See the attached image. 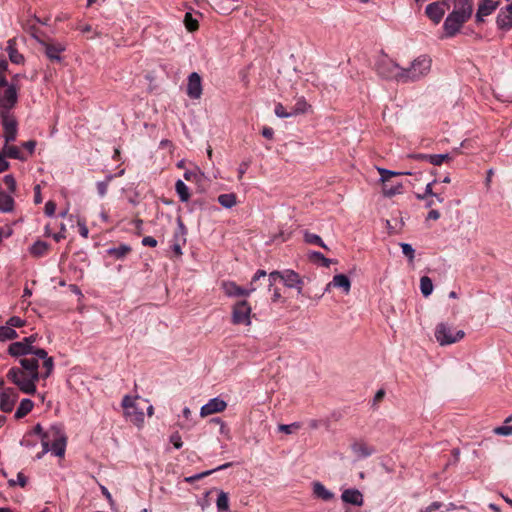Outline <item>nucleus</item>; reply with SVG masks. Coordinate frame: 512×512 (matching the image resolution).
Wrapping results in <instances>:
<instances>
[{"instance_id":"nucleus-1","label":"nucleus","mask_w":512,"mask_h":512,"mask_svg":"<svg viewBox=\"0 0 512 512\" xmlns=\"http://www.w3.org/2000/svg\"><path fill=\"white\" fill-rule=\"evenodd\" d=\"M21 86L8 85L7 78L0 79V118L6 142H13L17 136L18 123L13 109L18 103Z\"/></svg>"},{"instance_id":"nucleus-2","label":"nucleus","mask_w":512,"mask_h":512,"mask_svg":"<svg viewBox=\"0 0 512 512\" xmlns=\"http://www.w3.org/2000/svg\"><path fill=\"white\" fill-rule=\"evenodd\" d=\"M390 65L396 70V73H383L388 77H395L397 81L407 83L417 81L427 75L431 68V59L427 56H420L407 69L401 68L395 63H390Z\"/></svg>"},{"instance_id":"nucleus-3","label":"nucleus","mask_w":512,"mask_h":512,"mask_svg":"<svg viewBox=\"0 0 512 512\" xmlns=\"http://www.w3.org/2000/svg\"><path fill=\"white\" fill-rule=\"evenodd\" d=\"M472 12V0H459L455 3L454 10L447 16L443 24L446 36H455L462 26L470 19Z\"/></svg>"},{"instance_id":"nucleus-4","label":"nucleus","mask_w":512,"mask_h":512,"mask_svg":"<svg viewBox=\"0 0 512 512\" xmlns=\"http://www.w3.org/2000/svg\"><path fill=\"white\" fill-rule=\"evenodd\" d=\"M6 377L11 383L16 385L21 392L28 395L36 394V383L39 380L30 378L26 370L19 367H11L8 370Z\"/></svg>"},{"instance_id":"nucleus-5","label":"nucleus","mask_w":512,"mask_h":512,"mask_svg":"<svg viewBox=\"0 0 512 512\" xmlns=\"http://www.w3.org/2000/svg\"><path fill=\"white\" fill-rule=\"evenodd\" d=\"M266 276V271L258 270L252 277V280L248 288H242L241 286L237 285L234 281H223L221 283V289L223 290L224 294L228 297H247L252 292L256 291V283L261 278H266Z\"/></svg>"},{"instance_id":"nucleus-6","label":"nucleus","mask_w":512,"mask_h":512,"mask_svg":"<svg viewBox=\"0 0 512 512\" xmlns=\"http://www.w3.org/2000/svg\"><path fill=\"white\" fill-rule=\"evenodd\" d=\"M378 172L382 181V192L387 197H392L401 193L402 184L400 182L393 183L391 179L398 175H411L410 172H394L384 168H378Z\"/></svg>"},{"instance_id":"nucleus-7","label":"nucleus","mask_w":512,"mask_h":512,"mask_svg":"<svg viewBox=\"0 0 512 512\" xmlns=\"http://www.w3.org/2000/svg\"><path fill=\"white\" fill-rule=\"evenodd\" d=\"M48 436H51V451L58 457L65 454L67 438L59 425H53L48 430Z\"/></svg>"},{"instance_id":"nucleus-8","label":"nucleus","mask_w":512,"mask_h":512,"mask_svg":"<svg viewBox=\"0 0 512 512\" xmlns=\"http://www.w3.org/2000/svg\"><path fill=\"white\" fill-rule=\"evenodd\" d=\"M252 308L246 300L238 301L232 308V323L235 325H250Z\"/></svg>"},{"instance_id":"nucleus-9","label":"nucleus","mask_w":512,"mask_h":512,"mask_svg":"<svg viewBox=\"0 0 512 512\" xmlns=\"http://www.w3.org/2000/svg\"><path fill=\"white\" fill-rule=\"evenodd\" d=\"M32 35L44 47L46 56L52 62H60L62 60L61 53L66 49L63 44L59 42L41 40L38 35V29H34Z\"/></svg>"},{"instance_id":"nucleus-10","label":"nucleus","mask_w":512,"mask_h":512,"mask_svg":"<svg viewBox=\"0 0 512 512\" xmlns=\"http://www.w3.org/2000/svg\"><path fill=\"white\" fill-rule=\"evenodd\" d=\"M464 335L462 330L456 331L454 335L452 329L443 323L438 324L435 330V337L441 345L453 344L461 340Z\"/></svg>"},{"instance_id":"nucleus-11","label":"nucleus","mask_w":512,"mask_h":512,"mask_svg":"<svg viewBox=\"0 0 512 512\" xmlns=\"http://www.w3.org/2000/svg\"><path fill=\"white\" fill-rule=\"evenodd\" d=\"M18 399V393L14 388H6L0 393V410L10 413Z\"/></svg>"},{"instance_id":"nucleus-12","label":"nucleus","mask_w":512,"mask_h":512,"mask_svg":"<svg viewBox=\"0 0 512 512\" xmlns=\"http://www.w3.org/2000/svg\"><path fill=\"white\" fill-rule=\"evenodd\" d=\"M39 348L28 345L24 340L13 342L9 345L8 352L13 357L35 355Z\"/></svg>"},{"instance_id":"nucleus-13","label":"nucleus","mask_w":512,"mask_h":512,"mask_svg":"<svg viewBox=\"0 0 512 512\" xmlns=\"http://www.w3.org/2000/svg\"><path fill=\"white\" fill-rule=\"evenodd\" d=\"M19 363L21 365L20 368L26 370L30 376V378L34 380L40 379V372H39V358L35 355L32 357H23L19 360Z\"/></svg>"},{"instance_id":"nucleus-14","label":"nucleus","mask_w":512,"mask_h":512,"mask_svg":"<svg viewBox=\"0 0 512 512\" xmlns=\"http://www.w3.org/2000/svg\"><path fill=\"white\" fill-rule=\"evenodd\" d=\"M187 95L191 99H199L202 95L201 77L198 73L193 72L188 77Z\"/></svg>"},{"instance_id":"nucleus-15","label":"nucleus","mask_w":512,"mask_h":512,"mask_svg":"<svg viewBox=\"0 0 512 512\" xmlns=\"http://www.w3.org/2000/svg\"><path fill=\"white\" fill-rule=\"evenodd\" d=\"M226 407L227 403L224 400L213 398L201 407L200 415L201 417H207L209 415L224 411Z\"/></svg>"},{"instance_id":"nucleus-16","label":"nucleus","mask_w":512,"mask_h":512,"mask_svg":"<svg viewBox=\"0 0 512 512\" xmlns=\"http://www.w3.org/2000/svg\"><path fill=\"white\" fill-rule=\"evenodd\" d=\"M447 0L443 2H434L429 4L426 7V15L435 23L438 24L442 17L445 14L444 6H447L449 8V5L446 3Z\"/></svg>"},{"instance_id":"nucleus-17","label":"nucleus","mask_w":512,"mask_h":512,"mask_svg":"<svg viewBox=\"0 0 512 512\" xmlns=\"http://www.w3.org/2000/svg\"><path fill=\"white\" fill-rule=\"evenodd\" d=\"M282 281L288 288H296L298 293L302 292L303 280L298 273L293 270L286 269L283 271Z\"/></svg>"},{"instance_id":"nucleus-18","label":"nucleus","mask_w":512,"mask_h":512,"mask_svg":"<svg viewBox=\"0 0 512 512\" xmlns=\"http://www.w3.org/2000/svg\"><path fill=\"white\" fill-rule=\"evenodd\" d=\"M498 5L499 1L481 0L476 13V22H483V17L492 14L497 9Z\"/></svg>"},{"instance_id":"nucleus-19","label":"nucleus","mask_w":512,"mask_h":512,"mask_svg":"<svg viewBox=\"0 0 512 512\" xmlns=\"http://www.w3.org/2000/svg\"><path fill=\"white\" fill-rule=\"evenodd\" d=\"M496 22L500 29L509 30L512 28V3L500 10Z\"/></svg>"},{"instance_id":"nucleus-20","label":"nucleus","mask_w":512,"mask_h":512,"mask_svg":"<svg viewBox=\"0 0 512 512\" xmlns=\"http://www.w3.org/2000/svg\"><path fill=\"white\" fill-rule=\"evenodd\" d=\"M351 449L357 458H367L375 453L374 447L364 441H354L351 444Z\"/></svg>"},{"instance_id":"nucleus-21","label":"nucleus","mask_w":512,"mask_h":512,"mask_svg":"<svg viewBox=\"0 0 512 512\" xmlns=\"http://www.w3.org/2000/svg\"><path fill=\"white\" fill-rule=\"evenodd\" d=\"M341 499L345 503L353 504V505H356V506H362L363 505V495L357 489H346L342 493Z\"/></svg>"},{"instance_id":"nucleus-22","label":"nucleus","mask_w":512,"mask_h":512,"mask_svg":"<svg viewBox=\"0 0 512 512\" xmlns=\"http://www.w3.org/2000/svg\"><path fill=\"white\" fill-rule=\"evenodd\" d=\"M342 288L345 293H348L351 288L349 278L344 274H337L333 277V280L327 285V290L331 287Z\"/></svg>"},{"instance_id":"nucleus-23","label":"nucleus","mask_w":512,"mask_h":512,"mask_svg":"<svg viewBox=\"0 0 512 512\" xmlns=\"http://www.w3.org/2000/svg\"><path fill=\"white\" fill-rule=\"evenodd\" d=\"M16 40L15 39H9L7 42L6 51L9 55V59L12 63L15 64H21L24 61V57L22 54L18 52V50L15 47Z\"/></svg>"},{"instance_id":"nucleus-24","label":"nucleus","mask_w":512,"mask_h":512,"mask_svg":"<svg viewBox=\"0 0 512 512\" xmlns=\"http://www.w3.org/2000/svg\"><path fill=\"white\" fill-rule=\"evenodd\" d=\"M10 142L5 141V145L2 149V153L12 159L25 160L26 156L21 152L17 146L9 145Z\"/></svg>"},{"instance_id":"nucleus-25","label":"nucleus","mask_w":512,"mask_h":512,"mask_svg":"<svg viewBox=\"0 0 512 512\" xmlns=\"http://www.w3.org/2000/svg\"><path fill=\"white\" fill-rule=\"evenodd\" d=\"M33 407H34V403L32 400H30L28 398L22 399L19 407L17 408V410L15 412V415H14L15 419L19 420V419L24 418L27 414H29L31 412Z\"/></svg>"},{"instance_id":"nucleus-26","label":"nucleus","mask_w":512,"mask_h":512,"mask_svg":"<svg viewBox=\"0 0 512 512\" xmlns=\"http://www.w3.org/2000/svg\"><path fill=\"white\" fill-rule=\"evenodd\" d=\"M313 493L317 498H320L324 501H329L334 497V494L327 490L326 487L320 482H315L313 484Z\"/></svg>"},{"instance_id":"nucleus-27","label":"nucleus","mask_w":512,"mask_h":512,"mask_svg":"<svg viewBox=\"0 0 512 512\" xmlns=\"http://www.w3.org/2000/svg\"><path fill=\"white\" fill-rule=\"evenodd\" d=\"M35 356L39 358V360H43V368L47 370L48 373H52L54 369V361L52 357H49L47 352L44 349H38L35 351Z\"/></svg>"},{"instance_id":"nucleus-28","label":"nucleus","mask_w":512,"mask_h":512,"mask_svg":"<svg viewBox=\"0 0 512 512\" xmlns=\"http://www.w3.org/2000/svg\"><path fill=\"white\" fill-rule=\"evenodd\" d=\"M48 250V243L38 240L31 246L30 253L35 257H42L47 254Z\"/></svg>"},{"instance_id":"nucleus-29","label":"nucleus","mask_w":512,"mask_h":512,"mask_svg":"<svg viewBox=\"0 0 512 512\" xmlns=\"http://www.w3.org/2000/svg\"><path fill=\"white\" fill-rule=\"evenodd\" d=\"M131 252V247L126 244H121L117 247L108 250V254L116 259H122Z\"/></svg>"},{"instance_id":"nucleus-30","label":"nucleus","mask_w":512,"mask_h":512,"mask_svg":"<svg viewBox=\"0 0 512 512\" xmlns=\"http://www.w3.org/2000/svg\"><path fill=\"white\" fill-rule=\"evenodd\" d=\"M175 190L179 195L182 202H187L190 198L189 190L186 184L182 180H177L175 183Z\"/></svg>"},{"instance_id":"nucleus-31","label":"nucleus","mask_w":512,"mask_h":512,"mask_svg":"<svg viewBox=\"0 0 512 512\" xmlns=\"http://www.w3.org/2000/svg\"><path fill=\"white\" fill-rule=\"evenodd\" d=\"M231 465H232L231 463H225L214 470L205 471L200 474H197V475H194L191 477H187V478H185V481L188 483H193L196 480H200V479L212 474L214 471L226 469V468L230 467Z\"/></svg>"},{"instance_id":"nucleus-32","label":"nucleus","mask_w":512,"mask_h":512,"mask_svg":"<svg viewBox=\"0 0 512 512\" xmlns=\"http://www.w3.org/2000/svg\"><path fill=\"white\" fill-rule=\"evenodd\" d=\"M218 202L225 208H231L236 204V195L233 193L221 194L218 196Z\"/></svg>"},{"instance_id":"nucleus-33","label":"nucleus","mask_w":512,"mask_h":512,"mask_svg":"<svg viewBox=\"0 0 512 512\" xmlns=\"http://www.w3.org/2000/svg\"><path fill=\"white\" fill-rule=\"evenodd\" d=\"M420 290L423 296H429L433 291L432 280L428 276H422L420 279Z\"/></svg>"},{"instance_id":"nucleus-34","label":"nucleus","mask_w":512,"mask_h":512,"mask_svg":"<svg viewBox=\"0 0 512 512\" xmlns=\"http://www.w3.org/2000/svg\"><path fill=\"white\" fill-rule=\"evenodd\" d=\"M18 337L17 332L11 327L0 326V341L12 340Z\"/></svg>"},{"instance_id":"nucleus-35","label":"nucleus","mask_w":512,"mask_h":512,"mask_svg":"<svg viewBox=\"0 0 512 512\" xmlns=\"http://www.w3.org/2000/svg\"><path fill=\"white\" fill-rule=\"evenodd\" d=\"M304 240L308 244L318 245L324 249H328L325 243L322 241L321 237L310 232H305Z\"/></svg>"},{"instance_id":"nucleus-36","label":"nucleus","mask_w":512,"mask_h":512,"mask_svg":"<svg viewBox=\"0 0 512 512\" xmlns=\"http://www.w3.org/2000/svg\"><path fill=\"white\" fill-rule=\"evenodd\" d=\"M216 505L219 511H227L229 508L228 494L223 491L220 492L216 501Z\"/></svg>"},{"instance_id":"nucleus-37","label":"nucleus","mask_w":512,"mask_h":512,"mask_svg":"<svg viewBox=\"0 0 512 512\" xmlns=\"http://www.w3.org/2000/svg\"><path fill=\"white\" fill-rule=\"evenodd\" d=\"M122 407L125 409V414L126 416H131L132 415V412L131 410L132 409H135V399H133L132 397L126 395L123 397L122 399Z\"/></svg>"},{"instance_id":"nucleus-38","label":"nucleus","mask_w":512,"mask_h":512,"mask_svg":"<svg viewBox=\"0 0 512 512\" xmlns=\"http://www.w3.org/2000/svg\"><path fill=\"white\" fill-rule=\"evenodd\" d=\"M184 23L189 32H194L199 27L198 21L190 13L185 14Z\"/></svg>"},{"instance_id":"nucleus-39","label":"nucleus","mask_w":512,"mask_h":512,"mask_svg":"<svg viewBox=\"0 0 512 512\" xmlns=\"http://www.w3.org/2000/svg\"><path fill=\"white\" fill-rule=\"evenodd\" d=\"M512 420V417H509L505 421V425L495 428L494 432L498 435L509 436L512 435V425L508 423Z\"/></svg>"},{"instance_id":"nucleus-40","label":"nucleus","mask_w":512,"mask_h":512,"mask_svg":"<svg viewBox=\"0 0 512 512\" xmlns=\"http://www.w3.org/2000/svg\"><path fill=\"white\" fill-rule=\"evenodd\" d=\"M390 63H393L392 61L383 62L378 66V73L387 79H393L394 77H388L385 73H396V70L393 69V67L390 65Z\"/></svg>"},{"instance_id":"nucleus-41","label":"nucleus","mask_w":512,"mask_h":512,"mask_svg":"<svg viewBox=\"0 0 512 512\" xmlns=\"http://www.w3.org/2000/svg\"><path fill=\"white\" fill-rule=\"evenodd\" d=\"M113 179L112 175H109L105 181H101L97 183V192L99 196L104 197L107 194L108 186L110 181Z\"/></svg>"},{"instance_id":"nucleus-42","label":"nucleus","mask_w":512,"mask_h":512,"mask_svg":"<svg viewBox=\"0 0 512 512\" xmlns=\"http://www.w3.org/2000/svg\"><path fill=\"white\" fill-rule=\"evenodd\" d=\"M274 113L279 118H288L294 116V113H292V111L288 112L281 103H277L275 105Z\"/></svg>"},{"instance_id":"nucleus-43","label":"nucleus","mask_w":512,"mask_h":512,"mask_svg":"<svg viewBox=\"0 0 512 512\" xmlns=\"http://www.w3.org/2000/svg\"><path fill=\"white\" fill-rule=\"evenodd\" d=\"M449 159V154H433L429 156V162L436 166L441 165L444 161H447Z\"/></svg>"},{"instance_id":"nucleus-44","label":"nucleus","mask_w":512,"mask_h":512,"mask_svg":"<svg viewBox=\"0 0 512 512\" xmlns=\"http://www.w3.org/2000/svg\"><path fill=\"white\" fill-rule=\"evenodd\" d=\"M41 441H42L43 450L41 453H39L37 455L38 459H40L42 457V455H44L45 453H47L48 451L51 450V446H50L51 436H48V430L46 431L45 434H43V438L41 439Z\"/></svg>"},{"instance_id":"nucleus-45","label":"nucleus","mask_w":512,"mask_h":512,"mask_svg":"<svg viewBox=\"0 0 512 512\" xmlns=\"http://www.w3.org/2000/svg\"><path fill=\"white\" fill-rule=\"evenodd\" d=\"M300 427H301L300 423L294 422L289 425L281 424V425H279L278 429L280 432H284L286 434H291V433H294L296 430L300 429Z\"/></svg>"},{"instance_id":"nucleus-46","label":"nucleus","mask_w":512,"mask_h":512,"mask_svg":"<svg viewBox=\"0 0 512 512\" xmlns=\"http://www.w3.org/2000/svg\"><path fill=\"white\" fill-rule=\"evenodd\" d=\"M310 259L314 261H321L323 266L325 267H329L332 262L330 259L326 258L322 253L316 251L310 254Z\"/></svg>"},{"instance_id":"nucleus-47","label":"nucleus","mask_w":512,"mask_h":512,"mask_svg":"<svg viewBox=\"0 0 512 512\" xmlns=\"http://www.w3.org/2000/svg\"><path fill=\"white\" fill-rule=\"evenodd\" d=\"M132 415L129 416L131 421L136 425H141L144 422V413L142 411H138L136 408L131 410Z\"/></svg>"},{"instance_id":"nucleus-48","label":"nucleus","mask_w":512,"mask_h":512,"mask_svg":"<svg viewBox=\"0 0 512 512\" xmlns=\"http://www.w3.org/2000/svg\"><path fill=\"white\" fill-rule=\"evenodd\" d=\"M4 184L10 193H15L16 191V181L12 175H6L3 178Z\"/></svg>"},{"instance_id":"nucleus-49","label":"nucleus","mask_w":512,"mask_h":512,"mask_svg":"<svg viewBox=\"0 0 512 512\" xmlns=\"http://www.w3.org/2000/svg\"><path fill=\"white\" fill-rule=\"evenodd\" d=\"M307 106V102L304 99H300L297 101V103L295 104L291 111L292 113H294V115L304 113L307 109Z\"/></svg>"},{"instance_id":"nucleus-50","label":"nucleus","mask_w":512,"mask_h":512,"mask_svg":"<svg viewBox=\"0 0 512 512\" xmlns=\"http://www.w3.org/2000/svg\"><path fill=\"white\" fill-rule=\"evenodd\" d=\"M282 277H283V271H272L268 275L269 288H271L276 281H278V280L282 281Z\"/></svg>"},{"instance_id":"nucleus-51","label":"nucleus","mask_w":512,"mask_h":512,"mask_svg":"<svg viewBox=\"0 0 512 512\" xmlns=\"http://www.w3.org/2000/svg\"><path fill=\"white\" fill-rule=\"evenodd\" d=\"M401 248H402V252L403 254L409 258L410 261H413L414 259V249L412 248V246L408 243H401L400 244Z\"/></svg>"},{"instance_id":"nucleus-52","label":"nucleus","mask_w":512,"mask_h":512,"mask_svg":"<svg viewBox=\"0 0 512 512\" xmlns=\"http://www.w3.org/2000/svg\"><path fill=\"white\" fill-rule=\"evenodd\" d=\"M7 325L11 327L12 329L14 327H22L24 325V320H22L18 316H13L7 321Z\"/></svg>"},{"instance_id":"nucleus-53","label":"nucleus","mask_w":512,"mask_h":512,"mask_svg":"<svg viewBox=\"0 0 512 512\" xmlns=\"http://www.w3.org/2000/svg\"><path fill=\"white\" fill-rule=\"evenodd\" d=\"M170 441L176 449H180L183 446L181 436L177 432L171 435Z\"/></svg>"},{"instance_id":"nucleus-54","label":"nucleus","mask_w":512,"mask_h":512,"mask_svg":"<svg viewBox=\"0 0 512 512\" xmlns=\"http://www.w3.org/2000/svg\"><path fill=\"white\" fill-rule=\"evenodd\" d=\"M384 397H385V390L379 389L374 396V399L372 402V407L376 408L378 403H380Z\"/></svg>"},{"instance_id":"nucleus-55","label":"nucleus","mask_w":512,"mask_h":512,"mask_svg":"<svg viewBox=\"0 0 512 512\" xmlns=\"http://www.w3.org/2000/svg\"><path fill=\"white\" fill-rule=\"evenodd\" d=\"M56 210V203L53 201H48L45 204V214L47 216H53Z\"/></svg>"},{"instance_id":"nucleus-56","label":"nucleus","mask_w":512,"mask_h":512,"mask_svg":"<svg viewBox=\"0 0 512 512\" xmlns=\"http://www.w3.org/2000/svg\"><path fill=\"white\" fill-rule=\"evenodd\" d=\"M433 183H434V182H432V183H428V184L426 185V188H425V192H424V194H422V195L418 194V195H417V198L422 200V199H426L428 196H433V195L435 194V193L433 192V190H432V185H433Z\"/></svg>"},{"instance_id":"nucleus-57","label":"nucleus","mask_w":512,"mask_h":512,"mask_svg":"<svg viewBox=\"0 0 512 512\" xmlns=\"http://www.w3.org/2000/svg\"><path fill=\"white\" fill-rule=\"evenodd\" d=\"M142 245L148 246V247H156L157 240L155 238H153L152 236H146L142 239Z\"/></svg>"},{"instance_id":"nucleus-58","label":"nucleus","mask_w":512,"mask_h":512,"mask_svg":"<svg viewBox=\"0 0 512 512\" xmlns=\"http://www.w3.org/2000/svg\"><path fill=\"white\" fill-rule=\"evenodd\" d=\"M65 232H66V227H65L64 224H62L61 228H60V231H58V233L53 235V239L56 242H60L62 239L66 238Z\"/></svg>"},{"instance_id":"nucleus-59","label":"nucleus","mask_w":512,"mask_h":512,"mask_svg":"<svg viewBox=\"0 0 512 512\" xmlns=\"http://www.w3.org/2000/svg\"><path fill=\"white\" fill-rule=\"evenodd\" d=\"M8 70V62L5 59H0V79L7 78L6 72Z\"/></svg>"},{"instance_id":"nucleus-60","label":"nucleus","mask_w":512,"mask_h":512,"mask_svg":"<svg viewBox=\"0 0 512 512\" xmlns=\"http://www.w3.org/2000/svg\"><path fill=\"white\" fill-rule=\"evenodd\" d=\"M22 146L28 151V154L31 155L34 152L36 142L34 140H29L24 142Z\"/></svg>"},{"instance_id":"nucleus-61","label":"nucleus","mask_w":512,"mask_h":512,"mask_svg":"<svg viewBox=\"0 0 512 512\" xmlns=\"http://www.w3.org/2000/svg\"><path fill=\"white\" fill-rule=\"evenodd\" d=\"M78 227H79V234L83 238H88L89 230H88L87 226L85 225V223L78 221Z\"/></svg>"},{"instance_id":"nucleus-62","label":"nucleus","mask_w":512,"mask_h":512,"mask_svg":"<svg viewBox=\"0 0 512 512\" xmlns=\"http://www.w3.org/2000/svg\"><path fill=\"white\" fill-rule=\"evenodd\" d=\"M5 158L6 156L0 152V173L6 171L9 168V163Z\"/></svg>"},{"instance_id":"nucleus-63","label":"nucleus","mask_w":512,"mask_h":512,"mask_svg":"<svg viewBox=\"0 0 512 512\" xmlns=\"http://www.w3.org/2000/svg\"><path fill=\"white\" fill-rule=\"evenodd\" d=\"M100 490L103 494V496L108 500V502L113 505L114 501H113V498H112V495L111 493L108 491V489L103 486V485H100Z\"/></svg>"},{"instance_id":"nucleus-64","label":"nucleus","mask_w":512,"mask_h":512,"mask_svg":"<svg viewBox=\"0 0 512 512\" xmlns=\"http://www.w3.org/2000/svg\"><path fill=\"white\" fill-rule=\"evenodd\" d=\"M262 135H263V137L271 140L274 135V130L271 127L265 126L262 129Z\"/></svg>"}]
</instances>
